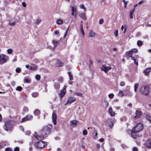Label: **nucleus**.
<instances>
[{"label":"nucleus","instance_id":"8","mask_svg":"<svg viewBox=\"0 0 151 151\" xmlns=\"http://www.w3.org/2000/svg\"><path fill=\"white\" fill-rule=\"evenodd\" d=\"M33 116L31 114L27 115L25 117H24L22 119L21 121L22 122H24L26 121L30 120L32 118Z\"/></svg>","mask_w":151,"mask_h":151},{"label":"nucleus","instance_id":"50","mask_svg":"<svg viewBox=\"0 0 151 151\" xmlns=\"http://www.w3.org/2000/svg\"><path fill=\"white\" fill-rule=\"evenodd\" d=\"M138 148L137 147H134L133 148L132 151H138Z\"/></svg>","mask_w":151,"mask_h":151},{"label":"nucleus","instance_id":"15","mask_svg":"<svg viewBox=\"0 0 151 151\" xmlns=\"http://www.w3.org/2000/svg\"><path fill=\"white\" fill-rule=\"evenodd\" d=\"M142 113L140 111L137 110L135 113V115L133 116V118L136 119L139 118L142 114Z\"/></svg>","mask_w":151,"mask_h":151},{"label":"nucleus","instance_id":"41","mask_svg":"<svg viewBox=\"0 0 151 151\" xmlns=\"http://www.w3.org/2000/svg\"><path fill=\"white\" fill-rule=\"evenodd\" d=\"M23 111L24 112H27L29 111L28 108L27 107H24L23 108Z\"/></svg>","mask_w":151,"mask_h":151},{"label":"nucleus","instance_id":"1","mask_svg":"<svg viewBox=\"0 0 151 151\" xmlns=\"http://www.w3.org/2000/svg\"><path fill=\"white\" fill-rule=\"evenodd\" d=\"M34 137L38 141L35 143V145L37 148H42L47 145V143L42 140L44 138L43 136L37 135L36 133L34 134Z\"/></svg>","mask_w":151,"mask_h":151},{"label":"nucleus","instance_id":"20","mask_svg":"<svg viewBox=\"0 0 151 151\" xmlns=\"http://www.w3.org/2000/svg\"><path fill=\"white\" fill-rule=\"evenodd\" d=\"M64 65L63 63L60 60H58L56 62V65L58 67H60L63 66Z\"/></svg>","mask_w":151,"mask_h":151},{"label":"nucleus","instance_id":"21","mask_svg":"<svg viewBox=\"0 0 151 151\" xmlns=\"http://www.w3.org/2000/svg\"><path fill=\"white\" fill-rule=\"evenodd\" d=\"M137 132H134L132 131V129L131 131V136L134 139H136L137 137Z\"/></svg>","mask_w":151,"mask_h":151},{"label":"nucleus","instance_id":"64","mask_svg":"<svg viewBox=\"0 0 151 151\" xmlns=\"http://www.w3.org/2000/svg\"><path fill=\"white\" fill-rule=\"evenodd\" d=\"M144 1H145L144 0H142L139 2L138 3L139 4H141L144 2Z\"/></svg>","mask_w":151,"mask_h":151},{"label":"nucleus","instance_id":"4","mask_svg":"<svg viewBox=\"0 0 151 151\" xmlns=\"http://www.w3.org/2000/svg\"><path fill=\"white\" fill-rule=\"evenodd\" d=\"M51 129L50 127L47 126H46L41 131V134L40 135L46 136V135L49 134L50 132Z\"/></svg>","mask_w":151,"mask_h":151},{"label":"nucleus","instance_id":"58","mask_svg":"<svg viewBox=\"0 0 151 151\" xmlns=\"http://www.w3.org/2000/svg\"><path fill=\"white\" fill-rule=\"evenodd\" d=\"M15 83H16L14 81H12L11 82V85L12 86H14L15 85Z\"/></svg>","mask_w":151,"mask_h":151},{"label":"nucleus","instance_id":"3","mask_svg":"<svg viewBox=\"0 0 151 151\" xmlns=\"http://www.w3.org/2000/svg\"><path fill=\"white\" fill-rule=\"evenodd\" d=\"M14 121L12 120H8L5 122L3 126L4 129L7 131H10L12 128V126L14 124Z\"/></svg>","mask_w":151,"mask_h":151},{"label":"nucleus","instance_id":"52","mask_svg":"<svg viewBox=\"0 0 151 151\" xmlns=\"http://www.w3.org/2000/svg\"><path fill=\"white\" fill-rule=\"evenodd\" d=\"M19 148L18 147H16L14 149V151H19Z\"/></svg>","mask_w":151,"mask_h":151},{"label":"nucleus","instance_id":"35","mask_svg":"<svg viewBox=\"0 0 151 151\" xmlns=\"http://www.w3.org/2000/svg\"><path fill=\"white\" fill-rule=\"evenodd\" d=\"M93 137L94 139H96L97 138V131L95 130L94 132L93 133Z\"/></svg>","mask_w":151,"mask_h":151},{"label":"nucleus","instance_id":"30","mask_svg":"<svg viewBox=\"0 0 151 151\" xmlns=\"http://www.w3.org/2000/svg\"><path fill=\"white\" fill-rule=\"evenodd\" d=\"M139 84L138 83H135L134 86V91L136 92L137 91V88L139 87Z\"/></svg>","mask_w":151,"mask_h":151},{"label":"nucleus","instance_id":"55","mask_svg":"<svg viewBox=\"0 0 151 151\" xmlns=\"http://www.w3.org/2000/svg\"><path fill=\"white\" fill-rule=\"evenodd\" d=\"M30 133V131L29 130H27L25 132V134L28 135Z\"/></svg>","mask_w":151,"mask_h":151},{"label":"nucleus","instance_id":"38","mask_svg":"<svg viewBox=\"0 0 151 151\" xmlns=\"http://www.w3.org/2000/svg\"><path fill=\"white\" fill-rule=\"evenodd\" d=\"M7 53L9 54H12L13 52L12 50L11 49H8L7 50Z\"/></svg>","mask_w":151,"mask_h":151},{"label":"nucleus","instance_id":"25","mask_svg":"<svg viewBox=\"0 0 151 151\" xmlns=\"http://www.w3.org/2000/svg\"><path fill=\"white\" fill-rule=\"evenodd\" d=\"M53 44L54 45V48L56 47L57 46L59 43V42L56 40H53L52 41Z\"/></svg>","mask_w":151,"mask_h":151},{"label":"nucleus","instance_id":"42","mask_svg":"<svg viewBox=\"0 0 151 151\" xmlns=\"http://www.w3.org/2000/svg\"><path fill=\"white\" fill-rule=\"evenodd\" d=\"M41 22V20L40 19H37L35 22V23L36 24H38Z\"/></svg>","mask_w":151,"mask_h":151},{"label":"nucleus","instance_id":"49","mask_svg":"<svg viewBox=\"0 0 151 151\" xmlns=\"http://www.w3.org/2000/svg\"><path fill=\"white\" fill-rule=\"evenodd\" d=\"M147 119H148V120L150 121V122L151 123V118L150 119L149 116L147 115L146 117Z\"/></svg>","mask_w":151,"mask_h":151},{"label":"nucleus","instance_id":"5","mask_svg":"<svg viewBox=\"0 0 151 151\" xmlns=\"http://www.w3.org/2000/svg\"><path fill=\"white\" fill-rule=\"evenodd\" d=\"M9 57L4 54L0 55V65H2L6 63L7 59L9 58Z\"/></svg>","mask_w":151,"mask_h":151},{"label":"nucleus","instance_id":"33","mask_svg":"<svg viewBox=\"0 0 151 151\" xmlns=\"http://www.w3.org/2000/svg\"><path fill=\"white\" fill-rule=\"evenodd\" d=\"M32 97H36L38 96V93L37 92H34L32 93Z\"/></svg>","mask_w":151,"mask_h":151},{"label":"nucleus","instance_id":"60","mask_svg":"<svg viewBox=\"0 0 151 151\" xmlns=\"http://www.w3.org/2000/svg\"><path fill=\"white\" fill-rule=\"evenodd\" d=\"M24 81L27 83H29L30 81L27 78H25Z\"/></svg>","mask_w":151,"mask_h":151},{"label":"nucleus","instance_id":"22","mask_svg":"<svg viewBox=\"0 0 151 151\" xmlns=\"http://www.w3.org/2000/svg\"><path fill=\"white\" fill-rule=\"evenodd\" d=\"M132 50H131L130 51H128L127 52L126 55L128 57H130L132 56V54L133 53Z\"/></svg>","mask_w":151,"mask_h":151},{"label":"nucleus","instance_id":"9","mask_svg":"<svg viewBox=\"0 0 151 151\" xmlns=\"http://www.w3.org/2000/svg\"><path fill=\"white\" fill-rule=\"evenodd\" d=\"M71 11L72 12L71 14L72 16L74 15V13H75V16H76L77 13V6H71Z\"/></svg>","mask_w":151,"mask_h":151},{"label":"nucleus","instance_id":"56","mask_svg":"<svg viewBox=\"0 0 151 151\" xmlns=\"http://www.w3.org/2000/svg\"><path fill=\"white\" fill-rule=\"evenodd\" d=\"M15 22H10L9 23V24H10L11 25L14 26V25H15Z\"/></svg>","mask_w":151,"mask_h":151},{"label":"nucleus","instance_id":"6","mask_svg":"<svg viewBox=\"0 0 151 151\" xmlns=\"http://www.w3.org/2000/svg\"><path fill=\"white\" fill-rule=\"evenodd\" d=\"M100 68L102 71H104L106 73H107L108 71L111 69L112 68L109 65L105 64L103 65L100 67Z\"/></svg>","mask_w":151,"mask_h":151},{"label":"nucleus","instance_id":"53","mask_svg":"<svg viewBox=\"0 0 151 151\" xmlns=\"http://www.w3.org/2000/svg\"><path fill=\"white\" fill-rule=\"evenodd\" d=\"M114 34L116 37H117L118 35V30H116L114 32Z\"/></svg>","mask_w":151,"mask_h":151},{"label":"nucleus","instance_id":"37","mask_svg":"<svg viewBox=\"0 0 151 151\" xmlns=\"http://www.w3.org/2000/svg\"><path fill=\"white\" fill-rule=\"evenodd\" d=\"M63 23V20L61 19H58L57 21V23L58 24H61Z\"/></svg>","mask_w":151,"mask_h":151},{"label":"nucleus","instance_id":"57","mask_svg":"<svg viewBox=\"0 0 151 151\" xmlns=\"http://www.w3.org/2000/svg\"><path fill=\"white\" fill-rule=\"evenodd\" d=\"M104 22V20L103 19H101L99 21V23L100 24H102Z\"/></svg>","mask_w":151,"mask_h":151},{"label":"nucleus","instance_id":"2","mask_svg":"<svg viewBox=\"0 0 151 151\" xmlns=\"http://www.w3.org/2000/svg\"><path fill=\"white\" fill-rule=\"evenodd\" d=\"M140 93L144 95H148L150 93V88L147 85H142L140 86L139 88Z\"/></svg>","mask_w":151,"mask_h":151},{"label":"nucleus","instance_id":"10","mask_svg":"<svg viewBox=\"0 0 151 151\" xmlns=\"http://www.w3.org/2000/svg\"><path fill=\"white\" fill-rule=\"evenodd\" d=\"M57 117V116L56 115L55 112H54V111H53L52 114V122L55 125L56 124Z\"/></svg>","mask_w":151,"mask_h":151},{"label":"nucleus","instance_id":"40","mask_svg":"<svg viewBox=\"0 0 151 151\" xmlns=\"http://www.w3.org/2000/svg\"><path fill=\"white\" fill-rule=\"evenodd\" d=\"M125 85V82L123 81H122L120 82V85L121 86H123Z\"/></svg>","mask_w":151,"mask_h":151},{"label":"nucleus","instance_id":"62","mask_svg":"<svg viewBox=\"0 0 151 151\" xmlns=\"http://www.w3.org/2000/svg\"><path fill=\"white\" fill-rule=\"evenodd\" d=\"M58 81L60 82H61L63 80V79L62 78H59L58 79Z\"/></svg>","mask_w":151,"mask_h":151},{"label":"nucleus","instance_id":"47","mask_svg":"<svg viewBox=\"0 0 151 151\" xmlns=\"http://www.w3.org/2000/svg\"><path fill=\"white\" fill-rule=\"evenodd\" d=\"M80 6L81 9H84V11H85L86 9L84 8V5L83 4H81V5H80Z\"/></svg>","mask_w":151,"mask_h":151},{"label":"nucleus","instance_id":"29","mask_svg":"<svg viewBox=\"0 0 151 151\" xmlns=\"http://www.w3.org/2000/svg\"><path fill=\"white\" fill-rule=\"evenodd\" d=\"M34 114L36 116L39 115L40 114V111L38 109H36L34 111Z\"/></svg>","mask_w":151,"mask_h":151},{"label":"nucleus","instance_id":"46","mask_svg":"<svg viewBox=\"0 0 151 151\" xmlns=\"http://www.w3.org/2000/svg\"><path fill=\"white\" fill-rule=\"evenodd\" d=\"M21 70V69L19 68H17L16 69V71L17 73H19Z\"/></svg>","mask_w":151,"mask_h":151},{"label":"nucleus","instance_id":"43","mask_svg":"<svg viewBox=\"0 0 151 151\" xmlns=\"http://www.w3.org/2000/svg\"><path fill=\"white\" fill-rule=\"evenodd\" d=\"M122 1L124 2V7L126 8L127 6V1H125V0H123Z\"/></svg>","mask_w":151,"mask_h":151},{"label":"nucleus","instance_id":"39","mask_svg":"<svg viewBox=\"0 0 151 151\" xmlns=\"http://www.w3.org/2000/svg\"><path fill=\"white\" fill-rule=\"evenodd\" d=\"M142 44V42L141 41L138 40L137 41V45L139 46H140Z\"/></svg>","mask_w":151,"mask_h":151},{"label":"nucleus","instance_id":"14","mask_svg":"<svg viewBox=\"0 0 151 151\" xmlns=\"http://www.w3.org/2000/svg\"><path fill=\"white\" fill-rule=\"evenodd\" d=\"M106 122L109 126L110 127H112L114 125L112 119H108L106 121Z\"/></svg>","mask_w":151,"mask_h":151},{"label":"nucleus","instance_id":"11","mask_svg":"<svg viewBox=\"0 0 151 151\" xmlns=\"http://www.w3.org/2000/svg\"><path fill=\"white\" fill-rule=\"evenodd\" d=\"M129 88H130V87H127V90H126L125 91V96L130 97L132 96V93L129 90Z\"/></svg>","mask_w":151,"mask_h":151},{"label":"nucleus","instance_id":"23","mask_svg":"<svg viewBox=\"0 0 151 151\" xmlns=\"http://www.w3.org/2000/svg\"><path fill=\"white\" fill-rule=\"evenodd\" d=\"M80 31L81 32L83 36H84V32L83 29V26L82 24H81L80 26Z\"/></svg>","mask_w":151,"mask_h":151},{"label":"nucleus","instance_id":"63","mask_svg":"<svg viewBox=\"0 0 151 151\" xmlns=\"http://www.w3.org/2000/svg\"><path fill=\"white\" fill-rule=\"evenodd\" d=\"M59 32L58 31L56 30V31H55L54 32V34L55 35H58L59 34Z\"/></svg>","mask_w":151,"mask_h":151},{"label":"nucleus","instance_id":"28","mask_svg":"<svg viewBox=\"0 0 151 151\" xmlns=\"http://www.w3.org/2000/svg\"><path fill=\"white\" fill-rule=\"evenodd\" d=\"M118 95L119 96L122 97L123 96H125V94H124V92L123 91L120 90L119 92Z\"/></svg>","mask_w":151,"mask_h":151},{"label":"nucleus","instance_id":"54","mask_svg":"<svg viewBox=\"0 0 151 151\" xmlns=\"http://www.w3.org/2000/svg\"><path fill=\"white\" fill-rule=\"evenodd\" d=\"M5 151H12V150L10 148L7 147L5 149Z\"/></svg>","mask_w":151,"mask_h":151},{"label":"nucleus","instance_id":"26","mask_svg":"<svg viewBox=\"0 0 151 151\" xmlns=\"http://www.w3.org/2000/svg\"><path fill=\"white\" fill-rule=\"evenodd\" d=\"M151 69L150 68L146 69L144 71V72L146 75H147L151 71Z\"/></svg>","mask_w":151,"mask_h":151},{"label":"nucleus","instance_id":"34","mask_svg":"<svg viewBox=\"0 0 151 151\" xmlns=\"http://www.w3.org/2000/svg\"><path fill=\"white\" fill-rule=\"evenodd\" d=\"M68 73L69 76V78L70 80H72L73 79V76L72 74L70 72H68Z\"/></svg>","mask_w":151,"mask_h":151},{"label":"nucleus","instance_id":"59","mask_svg":"<svg viewBox=\"0 0 151 151\" xmlns=\"http://www.w3.org/2000/svg\"><path fill=\"white\" fill-rule=\"evenodd\" d=\"M132 50H132L133 53V52H135V53L137 52L138 51L137 49H132Z\"/></svg>","mask_w":151,"mask_h":151},{"label":"nucleus","instance_id":"48","mask_svg":"<svg viewBox=\"0 0 151 151\" xmlns=\"http://www.w3.org/2000/svg\"><path fill=\"white\" fill-rule=\"evenodd\" d=\"M87 134V131L86 130H84L83 132V135H86Z\"/></svg>","mask_w":151,"mask_h":151},{"label":"nucleus","instance_id":"19","mask_svg":"<svg viewBox=\"0 0 151 151\" xmlns=\"http://www.w3.org/2000/svg\"><path fill=\"white\" fill-rule=\"evenodd\" d=\"M79 16L80 17L84 20H86V16L85 14L84 13H82L81 14H79Z\"/></svg>","mask_w":151,"mask_h":151},{"label":"nucleus","instance_id":"51","mask_svg":"<svg viewBox=\"0 0 151 151\" xmlns=\"http://www.w3.org/2000/svg\"><path fill=\"white\" fill-rule=\"evenodd\" d=\"M135 9L134 8L133 9L131 10L129 12V14H133L134 13V12Z\"/></svg>","mask_w":151,"mask_h":151},{"label":"nucleus","instance_id":"44","mask_svg":"<svg viewBox=\"0 0 151 151\" xmlns=\"http://www.w3.org/2000/svg\"><path fill=\"white\" fill-rule=\"evenodd\" d=\"M108 96L110 99H112L114 97V94L113 93L110 94Z\"/></svg>","mask_w":151,"mask_h":151},{"label":"nucleus","instance_id":"32","mask_svg":"<svg viewBox=\"0 0 151 151\" xmlns=\"http://www.w3.org/2000/svg\"><path fill=\"white\" fill-rule=\"evenodd\" d=\"M74 95L77 96H80L81 97H83V94L82 93L76 92L74 93Z\"/></svg>","mask_w":151,"mask_h":151},{"label":"nucleus","instance_id":"13","mask_svg":"<svg viewBox=\"0 0 151 151\" xmlns=\"http://www.w3.org/2000/svg\"><path fill=\"white\" fill-rule=\"evenodd\" d=\"M66 86H64V87L63 88V90L61 91L60 93L59 94L60 97L62 98L65 94L66 93Z\"/></svg>","mask_w":151,"mask_h":151},{"label":"nucleus","instance_id":"61","mask_svg":"<svg viewBox=\"0 0 151 151\" xmlns=\"http://www.w3.org/2000/svg\"><path fill=\"white\" fill-rule=\"evenodd\" d=\"M17 60V58L16 57H14V59L12 60L13 62H15Z\"/></svg>","mask_w":151,"mask_h":151},{"label":"nucleus","instance_id":"45","mask_svg":"<svg viewBox=\"0 0 151 151\" xmlns=\"http://www.w3.org/2000/svg\"><path fill=\"white\" fill-rule=\"evenodd\" d=\"M40 76L39 75H37L36 76V79L37 80H40Z\"/></svg>","mask_w":151,"mask_h":151},{"label":"nucleus","instance_id":"27","mask_svg":"<svg viewBox=\"0 0 151 151\" xmlns=\"http://www.w3.org/2000/svg\"><path fill=\"white\" fill-rule=\"evenodd\" d=\"M37 68V67L35 65H33L29 68V69L31 70H35Z\"/></svg>","mask_w":151,"mask_h":151},{"label":"nucleus","instance_id":"7","mask_svg":"<svg viewBox=\"0 0 151 151\" xmlns=\"http://www.w3.org/2000/svg\"><path fill=\"white\" fill-rule=\"evenodd\" d=\"M143 128L142 124L140 123L137 124L135 127L132 129V131L134 132H139L141 131Z\"/></svg>","mask_w":151,"mask_h":151},{"label":"nucleus","instance_id":"16","mask_svg":"<svg viewBox=\"0 0 151 151\" xmlns=\"http://www.w3.org/2000/svg\"><path fill=\"white\" fill-rule=\"evenodd\" d=\"M108 113L110 114V115L112 116H114L116 114L115 112L113 111V110L111 107H110L109 108L108 110Z\"/></svg>","mask_w":151,"mask_h":151},{"label":"nucleus","instance_id":"12","mask_svg":"<svg viewBox=\"0 0 151 151\" xmlns=\"http://www.w3.org/2000/svg\"><path fill=\"white\" fill-rule=\"evenodd\" d=\"M76 100L75 99L72 97H70L68 99L67 102L65 105L68 104H71L74 102Z\"/></svg>","mask_w":151,"mask_h":151},{"label":"nucleus","instance_id":"24","mask_svg":"<svg viewBox=\"0 0 151 151\" xmlns=\"http://www.w3.org/2000/svg\"><path fill=\"white\" fill-rule=\"evenodd\" d=\"M77 122L76 121L73 120L70 122L71 125L72 127H75L77 125Z\"/></svg>","mask_w":151,"mask_h":151},{"label":"nucleus","instance_id":"17","mask_svg":"<svg viewBox=\"0 0 151 151\" xmlns=\"http://www.w3.org/2000/svg\"><path fill=\"white\" fill-rule=\"evenodd\" d=\"M96 34L94 31L92 30H90L89 32L88 36L90 37H94Z\"/></svg>","mask_w":151,"mask_h":151},{"label":"nucleus","instance_id":"18","mask_svg":"<svg viewBox=\"0 0 151 151\" xmlns=\"http://www.w3.org/2000/svg\"><path fill=\"white\" fill-rule=\"evenodd\" d=\"M145 145L148 148H151V140L149 139L147 140L145 143Z\"/></svg>","mask_w":151,"mask_h":151},{"label":"nucleus","instance_id":"31","mask_svg":"<svg viewBox=\"0 0 151 151\" xmlns=\"http://www.w3.org/2000/svg\"><path fill=\"white\" fill-rule=\"evenodd\" d=\"M54 87L56 89H58L60 87V84L58 83H56L55 84Z\"/></svg>","mask_w":151,"mask_h":151},{"label":"nucleus","instance_id":"36","mask_svg":"<svg viewBox=\"0 0 151 151\" xmlns=\"http://www.w3.org/2000/svg\"><path fill=\"white\" fill-rule=\"evenodd\" d=\"M22 88L20 86H18L16 89L17 91H21L22 90Z\"/></svg>","mask_w":151,"mask_h":151}]
</instances>
